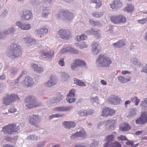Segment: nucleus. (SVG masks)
Segmentation results:
<instances>
[{
  "label": "nucleus",
  "instance_id": "34",
  "mask_svg": "<svg viewBox=\"0 0 147 147\" xmlns=\"http://www.w3.org/2000/svg\"><path fill=\"white\" fill-rule=\"evenodd\" d=\"M18 138L16 136L11 137L9 136H5L4 138V139L7 142H9L12 143H16L17 140Z\"/></svg>",
  "mask_w": 147,
  "mask_h": 147
},
{
  "label": "nucleus",
  "instance_id": "49",
  "mask_svg": "<svg viewBox=\"0 0 147 147\" xmlns=\"http://www.w3.org/2000/svg\"><path fill=\"white\" fill-rule=\"evenodd\" d=\"M76 85H78L79 86H86V85L85 84V83L80 80L76 79L74 81Z\"/></svg>",
  "mask_w": 147,
  "mask_h": 147
},
{
  "label": "nucleus",
  "instance_id": "6",
  "mask_svg": "<svg viewBox=\"0 0 147 147\" xmlns=\"http://www.w3.org/2000/svg\"><path fill=\"white\" fill-rule=\"evenodd\" d=\"M19 100L18 96L15 94H8L5 96L3 100V104L6 106L8 105L16 100L19 101Z\"/></svg>",
  "mask_w": 147,
  "mask_h": 147
},
{
  "label": "nucleus",
  "instance_id": "18",
  "mask_svg": "<svg viewBox=\"0 0 147 147\" xmlns=\"http://www.w3.org/2000/svg\"><path fill=\"white\" fill-rule=\"evenodd\" d=\"M114 137V135L112 134L106 136L105 139L106 143L104 144L103 147H109L111 144L113 143V142Z\"/></svg>",
  "mask_w": 147,
  "mask_h": 147
},
{
  "label": "nucleus",
  "instance_id": "61",
  "mask_svg": "<svg viewBox=\"0 0 147 147\" xmlns=\"http://www.w3.org/2000/svg\"><path fill=\"white\" fill-rule=\"evenodd\" d=\"M18 70V69L16 68H11L10 70L11 74L13 75L15 74L17 72Z\"/></svg>",
  "mask_w": 147,
  "mask_h": 147
},
{
  "label": "nucleus",
  "instance_id": "2",
  "mask_svg": "<svg viewBox=\"0 0 147 147\" xmlns=\"http://www.w3.org/2000/svg\"><path fill=\"white\" fill-rule=\"evenodd\" d=\"M25 106L27 109H31L41 106L42 103L38 101L34 96H29L25 99Z\"/></svg>",
  "mask_w": 147,
  "mask_h": 147
},
{
  "label": "nucleus",
  "instance_id": "51",
  "mask_svg": "<svg viewBox=\"0 0 147 147\" xmlns=\"http://www.w3.org/2000/svg\"><path fill=\"white\" fill-rule=\"evenodd\" d=\"M125 9L128 12H132L134 9L133 6L131 5H128L125 7Z\"/></svg>",
  "mask_w": 147,
  "mask_h": 147
},
{
  "label": "nucleus",
  "instance_id": "64",
  "mask_svg": "<svg viewBox=\"0 0 147 147\" xmlns=\"http://www.w3.org/2000/svg\"><path fill=\"white\" fill-rule=\"evenodd\" d=\"M46 142V141H43L40 142L39 144L37 145L36 147H44Z\"/></svg>",
  "mask_w": 147,
  "mask_h": 147
},
{
  "label": "nucleus",
  "instance_id": "41",
  "mask_svg": "<svg viewBox=\"0 0 147 147\" xmlns=\"http://www.w3.org/2000/svg\"><path fill=\"white\" fill-rule=\"evenodd\" d=\"M90 1L92 3H95V8L96 9H99L102 5L101 1L100 0H90Z\"/></svg>",
  "mask_w": 147,
  "mask_h": 147
},
{
  "label": "nucleus",
  "instance_id": "11",
  "mask_svg": "<svg viewBox=\"0 0 147 147\" xmlns=\"http://www.w3.org/2000/svg\"><path fill=\"white\" fill-rule=\"evenodd\" d=\"M147 121V112L145 111H143L140 117L136 120V123L137 124L140 125L145 123Z\"/></svg>",
  "mask_w": 147,
  "mask_h": 147
},
{
  "label": "nucleus",
  "instance_id": "48",
  "mask_svg": "<svg viewBox=\"0 0 147 147\" xmlns=\"http://www.w3.org/2000/svg\"><path fill=\"white\" fill-rule=\"evenodd\" d=\"M103 14V13L102 12H93L92 13V16L95 18H100Z\"/></svg>",
  "mask_w": 147,
  "mask_h": 147
},
{
  "label": "nucleus",
  "instance_id": "37",
  "mask_svg": "<svg viewBox=\"0 0 147 147\" xmlns=\"http://www.w3.org/2000/svg\"><path fill=\"white\" fill-rule=\"evenodd\" d=\"M61 80L64 82L68 80L70 76L67 73L63 72L61 73Z\"/></svg>",
  "mask_w": 147,
  "mask_h": 147
},
{
  "label": "nucleus",
  "instance_id": "39",
  "mask_svg": "<svg viewBox=\"0 0 147 147\" xmlns=\"http://www.w3.org/2000/svg\"><path fill=\"white\" fill-rule=\"evenodd\" d=\"M40 136H36L34 134H31L28 136L27 139L33 141H37L40 139Z\"/></svg>",
  "mask_w": 147,
  "mask_h": 147
},
{
  "label": "nucleus",
  "instance_id": "46",
  "mask_svg": "<svg viewBox=\"0 0 147 147\" xmlns=\"http://www.w3.org/2000/svg\"><path fill=\"white\" fill-rule=\"evenodd\" d=\"M131 61L135 66L140 67L141 63L136 58H133L131 59Z\"/></svg>",
  "mask_w": 147,
  "mask_h": 147
},
{
  "label": "nucleus",
  "instance_id": "5",
  "mask_svg": "<svg viewBox=\"0 0 147 147\" xmlns=\"http://www.w3.org/2000/svg\"><path fill=\"white\" fill-rule=\"evenodd\" d=\"M58 17L67 22L71 20L74 18V13L67 10H61L58 15Z\"/></svg>",
  "mask_w": 147,
  "mask_h": 147
},
{
  "label": "nucleus",
  "instance_id": "52",
  "mask_svg": "<svg viewBox=\"0 0 147 147\" xmlns=\"http://www.w3.org/2000/svg\"><path fill=\"white\" fill-rule=\"evenodd\" d=\"M72 97V96H67V97L66 98L67 101L69 102V103H72L76 101V99Z\"/></svg>",
  "mask_w": 147,
  "mask_h": 147
},
{
  "label": "nucleus",
  "instance_id": "17",
  "mask_svg": "<svg viewBox=\"0 0 147 147\" xmlns=\"http://www.w3.org/2000/svg\"><path fill=\"white\" fill-rule=\"evenodd\" d=\"M22 41L28 46H32L36 43V40L29 36L23 38Z\"/></svg>",
  "mask_w": 147,
  "mask_h": 147
},
{
  "label": "nucleus",
  "instance_id": "30",
  "mask_svg": "<svg viewBox=\"0 0 147 147\" xmlns=\"http://www.w3.org/2000/svg\"><path fill=\"white\" fill-rule=\"evenodd\" d=\"M62 99V97L60 95H58L56 97L52 98L50 100L51 104H57L59 103Z\"/></svg>",
  "mask_w": 147,
  "mask_h": 147
},
{
  "label": "nucleus",
  "instance_id": "50",
  "mask_svg": "<svg viewBox=\"0 0 147 147\" xmlns=\"http://www.w3.org/2000/svg\"><path fill=\"white\" fill-rule=\"evenodd\" d=\"M64 115L62 114H53L51 115H50L49 116V118L50 119H51L53 118L57 117V118H59V117H61L63 116H64Z\"/></svg>",
  "mask_w": 147,
  "mask_h": 147
},
{
  "label": "nucleus",
  "instance_id": "55",
  "mask_svg": "<svg viewBox=\"0 0 147 147\" xmlns=\"http://www.w3.org/2000/svg\"><path fill=\"white\" fill-rule=\"evenodd\" d=\"M70 47H67L63 48L60 51V53L63 54L66 52H69Z\"/></svg>",
  "mask_w": 147,
  "mask_h": 147
},
{
  "label": "nucleus",
  "instance_id": "7",
  "mask_svg": "<svg viewBox=\"0 0 147 147\" xmlns=\"http://www.w3.org/2000/svg\"><path fill=\"white\" fill-rule=\"evenodd\" d=\"M110 19L113 23L116 24L124 23L126 21V17L122 14L112 16L110 17Z\"/></svg>",
  "mask_w": 147,
  "mask_h": 147
},
{
  "label": "nucleus",
  "instance_id": "16",
  "mask_svg": "<svg viewBox=\"0 0 147 147\" xmlns=\"http://www.w3.org/2000/svg\"><path fill=\"white\" fill-rule=\"evenodd\" d=\"M115 112L114 110L111 109L108 107H106L103 109L101 113V115L103 117L111 116L114 114Z\"/></svg>",
  "mask_w": 147,
  "mask_h": 147
},
{
  "label": "nucleus",
  "instance_id": "59",
  "mask_svg": "<svg viewBox=\"0 0 147 147\" xmlns=\"http://www.w3.org/2000/svg\"><path fill=\"white\" fill-rule=\"evenodd\" d=\"M137 21L138 23L144 24L147 22V18L138 20H137Z\"/></svg>",
  "mask_w": 147,
  "mask_h": 147
},
{
  "label": "nucleus",
  "instance_id": "3",
  "mask_svg": "<svg viewBox=\"0 0 147 147\" xmlns=\"http://www.w3.org/2000/svg\"><path fill=\"white\" fill-rule=\"evenodd\" d=\"M20 129V126L17 125L16 123H10L3 127L2 131L4 134L11 135L17 133Z\"/></svg>",
  "mask_w": 147,
  "mask_h": 147
},
{
  "label": "nucleus",
  "instance_id": "29",
  "mask_svg": "<svg viewBox=\"0 0 147 147\" xmlns=\"http://www.w3.org/2000/svg\"><path fill=\"white\" fill-rule=\"evenodd\" d=\"M4 31V33L6 36V35L14 34L16 31V30L14 26L12 25L8 29H5Z\"/></svg>",
  "mask_w": 147,
  "mask_h": 147
},
{
  "label": "nucleus",
  "instance_id": "60",
  "mask_svg": "<svg viewBox=\"0 0 147 147\" xmlns=\"http://www.w3.org/2000/svg\"><path fill=\"white\" fill-rule=\"evenodd\" d=\"M75 90L74 89H72L71 90L69 91L67 96L74 97L75 95Z\"/></svg>",
  "mask_w": 147,
  "mask_h": 147
},
{
  "label": "nucleus",
  "instance_id": "53",
  "mask_svg": "<svg viewBox=\"0 0 147 147\" xmlns=\"http://www.w3.org/2000/svg\"><path fill=\"white\" fill-rule=\"evenodd\" d=\"M109 147H121V145L118 142L116 141L111 144Z\"/></svg>",
  "mask_w": 147,
  "mask_h": 147
},
{
  "label": "nucleus",
  "instance_id": "38",
  "mask_svg": "<svg viewBox=\"0 0 147 147\" xmlns=\"http://www.w3.org/2000/svg\"><path fill=\"white\" fill-rule=\"evenodd\" d=\"M140 105L142 109L147 110V98L143 99L141 102Z\"/></svg>",
  "mask_w": 147,
  "mask_h": 147
},
{
  "label": "nucleus",
  "instance_id": "42",
  "mask_svg": "<svg viewBox=\"0 0 147 147\" xmlns=\"http://www.w3.org/2000/svg\"><path fill=\"white\" fill-rule=\"evenodd\" d=\"M137 114V110L135 109H131L130 111L129 114L127 116L128 118H131L135 115Z\"/></svg>",
  "mask_w": 147,
  "mask_h": 147
},
{
  "label": "nucleus",
  "instance_id": "57",
  "mask_svg": "<svg viewBox=\"0 0 147 147\" xmlns=\"http://www.w3.org/2000/svg\"><path fill=\"white\" fill-rule=\"evenodd\" d=\"M64 57H62L60 58L59 62V64L61 66L63 67L65 65V62L64 61Z\"/></svg>",
  "mask_w": 147,
  "mask_h": 147
},
{
  "label": "nucleus",
  "instance_id": "44",
  "mask_svg": "<svg viewBox=\"0 0 147 147\" xmlns=\"http://www.w3.org/2000/svg\"><path fill=\"white\" fill-rule=\"evenodd\" d=\"M76 44L77 47H78L80 49L86 48L88 47V45L84 42H82V43H76Z\"/></svg>",
  "mask_w": 147,
  "mask_h": 147
},
{
  "label": "nucleus",
  "instance_id": "20",
  "mask_svg": "<svg viewBox=\"0 0 147 147\" xmlns=\"http://www.w3.org/2000/svg\"><path fill=\"white\" fill-rule=\"evenodd\" d=\"M32 14L30 10H26L23 11V13L21 16V18L23 20H29L32 19Z\"/></svg>",
  "mask_w": 147,
  "mask_h": 147
},
{
  "label": "nucleus",
  "instance_id": "35",
  "mask_svg": "<svg viewBox=\"0 0 147 147\" xmlns=\"http://www.w3.org/2000/svg\"><path fill=\"white\" fill-rule=\"evenodd\" d=\"M119 82L121 83H125L130 81V77H124L122 76H119L118 78Z\"/></svg>",
  "mask_w": 147,
  "mask_h": 147
},
{
  "label": "nucleus",
  "instance_id": "33",
  "mask_svg": "<svg viewBox=\"0 0 147 147\" xmlns=\"http://www.w3.org/2000/svg\"><path fill=\"white\" fill-rule=\"evenodd\" d=\"M99 31L98 30H95L94 29L92 28L90 30H88L86 31L85 33L88 35H92L99 36Z\"/></svg>",
  "mask_w": 147,
  "mask_h": 147
},
{
  "label": "nucleus",
  "instance_id": "54",
  "mask_svg": "<svg viewBox=\"0 0 147 147\" xmlns=\"http://www.w3.org/2000/svg\"><path fill=\"white\" fill-rule=\"evenodd\" d=\"M70 65L71 68L73 70H74L78 66L77 63H76V60L74 61L73 63L71 64Z\"/></svg>",
  "mask_w": 147,
  "mask_h": 147
},
{
  "label": "nucleus",
  "instance_id": "14",
  "mask_svg": "<svg viewBox=\"0 0 147 147\" xmlns=\"http://www.w3.org/2000/svg\"><path fill=\"white\" fill-rule=\"evenodd\" d=\"M59 37L64 39H67L70 37V32L68 30L60 29L58 32Z\"/></svg>",
  "mask_w": 147,
  "mask_h": 147
},
{
  "label": "nucleus",
  "instance_id": "22",
  "mask_svg": "<svg viewBox=\"0 0 147 147\" xmlns=\"http://www.w3.org/2000/svg\"><path fill=\"white\" fill-rule=\"evenodd\" d=\"M111 8L113 9H117L122 6V3L119 0H114L110 5Z\"/></svg>",
  "mask_w": 147,
  "mask_h": 147
},
{
  "label": "nucleus",
  "instance_id": "4",
  "mask_svg": "<svg viewBox=\"0 0 147 147\" xmlns=\"http://www.w3.org/2000/svg\"><path fill=\"white\" fill-rule=\"evenodd\" d=\"M110 57L106 55L100 54L96 60V63L100 66L108 67L112 63Z\"/></svg>",
  "mask_w": 147,
  "mask_h": 147
},
{
  "label": "nucleus",
  "instance_id": "45",
  "mask_svg": "<svg viewBox=\"0 0 147 147\" xmlns=\"http://www.w3.org/2000/svg\"><path fill=\"white\" fill-rule=\"evenodd\" d=\"M89 22L90 24L94 26L100 25L99 21H95L92 19H90Z\"/></svg>",
  "mask_w": 147,
  "mask_h": 147
},
{
  "label": "nucleus",
  "instance_id": "24",
  "mask_svg": "<svg viewBox=\"0 0 147 147\" xmlns=\"http://www.w3.org/2000/svg\"><path fill=\"white\" fill-rule=\"evenodd\" d=\"M108 101L111 104L116 105L120 102V99L117 96H112L108 98Z\"/></svg>",
  "mask_w": 147,
  "mask_h": 147
},
{
  "label": "nucleus",
  "instance_id": "28",
  "mask_svg": "<svg viewBox=\"0 0 147 147\" xmlns=\"http://www.w3.org/2000/svg\"><path fill=\"white\" fill-rule=\"evenodd\" d=\"M51 12V9L49 7H42V15L43 17H47Z\"/></svg>",
  "mask_w": 147,
  "mask_h": 147
},
{
  "label": "nucleus",
  "instance_id": "36",
  "mask_svg": "<svg viewBox=\"0 0 147 147\" xmlns=\"http://www.w3.org/2000/svg\"><path fill=\"white\" fill-rule=\"evenodd\" d=\"M130 129V127L128 123H124L121 124L119 126V129L121 131H125L128 130Z\"/></svg>",
  "mask_w": 147,
  "mask_h": 147
},
{
  "label": "nucleus",
  "instance_id": "63",
  "mask_svg": "<svg viewBox=\"0 0 147 147\" xmlns=\"http://www.w3.org/2000/svg\"><path fill=\"white\" fill-rule=\"evenodd\" d=\"M142 72H144L147 74V63L141 69Z\"/></svg>",
  "mask_w": 147,
  "mask_h": 147
},
{
  "label": "nucleus",
  "instance_id": "26",
  "mask_svg": "<svg viewBox=\"0 0 147 147\" xmlns=\"http://www.w3.org/2000/svg\"><path fill=\"white\" fill-rule=\"evenodd\" d=\"M22 83L28 87L32 86L34 83L32 78L28 76L26 77L25 80L22 82Z\"/></svg>",
  "mask_w": 147,
  "mask_h": 147
},
{
  "label": "nucleus",
  "instance_id": "31",
  "mask_svg": "<svg viewBox=\"0 0 147 147\" xmlns=\"http://www.w3.org/2000/svg\"><path fill=\"white\" fill-rule=\"evenodd\" d=\"M31 66L34 71L38 73H41L43 71V69L41 67L38 66L37 64L32 63Z\"/></svg>",
  "mask_w": 147,
  "mask_h": 147
},
{
  "label": "nucleus",
  "instance_id": "15",
  "mask_svg": "<svg viewBox=\"0 0 147 147\" xmlns=\"http://www.w3.org/2000/svg\"><path fill=\"white\" fill-rule=\"evenodd\" d=\"M92 52L94 55H97L101 51V48L99 44L96 42H94L92 45Z\"/></svg>",
  "mask_w": 147,
  "mask_h": 147
},
{
  "label": "nucleus",
  "instance_id": "27",
  "mask_svg": "<svg viewBox=\"0 0 147 147\" xmlns=\"http://www.w3.org/2000/svg\"><path fill=\"white\" fill-rule=\"evenodd\" d=\"M62 125L64 128L69 129L74 127L76 126V123L74 121H65L63 122Z\"/></svg>",
  "mask_w": 147,
  "mask_h": 147
},
{
  "label": "nucleus",
  "instance_id": "21",
  "mask_svg": "<svg viewBox=\"0 0 147 147\" xmlns=\"http://www.w3.org/2000/svg\"><path fill=\"white\" fill-rule=\"evenodd\" d=\"M73 108L72 106H63L57 107L54 109V110L58 112H67L72 110Z\"/></svg>",
  "mask_w": 147,
  "mask_h": 147
},
{
  "label": "nucleus",
  "instance_id": "62",
  "mask_svg": "<svg viewBox=\"0 0 147 147\" xmlns=\"http://www.w3.org/2000/svg\"><path fill=\"white\" fill-rule=\"evenodd\" d=\"M6 37L4 30H0V39H3Z\"/></svg>",
  "mask_w": 147,
  "mask_h": 147
},
{
  "label": "nucleus",
  "instance_id": "10",
  "mask_svg": "<svg viewBox=\"0 0 147 147\" xmlns=\"http://www.w3.org/2000/svg\"><path fill=\"white\" fill-rule=\"evenodd\" d=\"M104 121V126L107 130H112L114 126L116 123V120L114 119H110Z\"/></svg>",
  "mask_w": 147,
  "mask_h": 147
},
{
  "label": "nucleus",
  "instance_id": "58",
  "mask_svg": "<svg viewBox=\"0 0 147 147\" xmlns=\"http://www.w3.org/2000/svg\"><path fill=\"white\" fill-rule=\"evenodd\" d=\"M117 139L119 141L127 140H128L126 137L124 136H121L117 137Z\"/></svg>",
  "mask_w": 147,
  "mask_h": 147
},
{
  "label": "nucleus",
  "instance_id": "40",
  "mask_svg": "<svg viewBox=\"0 0 147 147\" xmlns=\"http://www.w3.org/2000/svg\"><path fill=\"white\" fill-rule=\"evenodd\" d=\"M76 63L78 66H81L83 67H85L86 68V64L84 61L78 59H76Z\"/></svg>",
  "mask_w": 147,
  "mask_h": 147
},
{
  "label": "nucleus",
  "instance_id": "12",
  "mask_svg": "<svg viewBox=\"0 0 147 147\" xmlns=\"http://www.w3.org/2000/svg\"><path fill=\"white\" fill-rule=\"evenodd\" d=\"M15 25L19 28L23 30H29L31 27V24L23 23L21 21L16 22L15 23Z\"/></svg>",
  "mask_w": 147,
  "mask_h": 147
},
{
  "label": "nucleus",
  "instance_id": "13",
  "mask_svg": "<svg viewBox=\"0 0 147 147\" xmlns=\"http://www.w3.org/2000/svg\"><path fill=\"white\" fill-rule=\"evenodd\" d=\"M39 55L44 58L51 59L53 57V52L51 51L43 50L39 52Z\"/></svg>",
  "mask_w": 147,
  "mask_h": 147
},
{
  "label": "nucleus",
  "instance_id": "1",
  "mask_svg": "<svg viewBox=\"0 0 147 147\" xmlns=\"http://www.w3.org/2000/svg\"><path fill=\"white\" fill-rule=\"evenodd\" d=\"M6 54L8 57L11 59L21 56L22 51L21 47L16 43L11 44L10 49L7 51Z\"/></svg>",
  "mask_w": 147,
  "mask_h": 147
},
{
  "label": "nucleus",
  "instance_id": "19",
  "mask_svg": "<svg viewBox=\"0 0 147 147\" xmlns=\"http://www.w3.org/2000/svg\"><path fill=\"white\" fill-rule=\"evenodd\" d=\"M25 73L26 72L25 71H23L19 77L15 81L9 80L8 81L9 84L12 88H14L18 87V83L19 80H20L22 76L24 74H25Z\"/></svg>",
  "mask_w": 147,
  "mask_h": 147
},
{
  "label": "nucleus",
  "instance_id": "23",
  "mask_svg": "<svg viewBox=\"0 0 147 147\" xmlns=\"http://www.w3.org/2000/svg\"><path fill=\"white\" fill-rule=\"evenodd\" d=\"M48 31V29L47 27L43 26L40 29H36V34L39 35H40L41 37L45 34H47Z\"/></svg>",
  "mask_w": 147,
  "mask_h": 147
},
{
  "label": "nucleus",
  "instance_id": "56",
  "mask_svg": "<svg viewBox=\"0 0 147 147\" xmlns=\"http://www.w3.org/2000/svg\"><path fill=\"white\" fill-rule=\"evenodd\" d=\"M86 111L84 110H80L78 112V115L82 116H86Z\"/></svg>",
  "mask_w": 147,
  "mask_h": 147
},
{
  "label": "nucleus",
  "instance_id": "9",
  "mask_svg": "<svg viewBox=\"0 0 147 147\" xmlns=\"http://www.w3.org/2000/svg\"><path fill=\"white\" fill-rule=\"evenodd\" d=\"M87 136L86 132L84 129H82L78 131H77L71 135L70 138L71 139L74 140L78 138H81L82 139H84Z\"/></svg>",
  "mask_w": 147,
  "mask_h": 147
},
{
  "label": "nucleus",
  "instance_id": "25",
  "mask_svg": "<svg viewBox=\"0 0 147 147\" xmlns=\"http://www.w3.org/2000/svg\"><path fill=\"white\" fill-rule=\"evenodd\" d=\"M56 79L54 77H51L50 79L47 82L45 83V86L51 87L56 84Z\"/></svg>",
  "mask_w": 147,
  "mask_h": 147
},
{
  "label": "nucleus",
  "instance_id": "32",
  "mask_svg": "<svg viewBox=\"0 0 147 147\" xmlns=\"http://www.w3.org/2000/svg\"><path fill=\"white\" fill-rule=\"evenodd\" d=\"M126 42L123 40H119L117 42L113 43V46L116 48H121L125 46Z\"/></svg>",
  "mask_w": 147,
  "mask_h": 147
},
{
  "label": "nucleus",
  "instance_id": "43",
  "mask_svg": "<svg viewBox=\"0 0 147 147\" xmlns=\"http://www.w3.org/2000/svg\"><path fill=\"white\" fill-rule=\"evenodd\" d=\"M17 111L16 109L14 107L11 108L8 110V112L6 113H3V115L4 116H10V115L9 114V113H15Z\"/></svg>",
  "mask_w": 147,
  "mask_h": 147
},
{
  "label": "nucleus",
  "instance_id": "47",
  "mask_svg": "<svg viewBox=\"0 0 147 147\" xmlns=\"http://www.w3.org/2000/svg\"><path fill=\"white\" fill-rule=\"evenodd\" d=\"M131 100L132 102L135 103V105H138L140 101V100L137 96H134L131 98Z\"/></svg>",
  "mask_w": 147,
  "mask_h": 147
},
{
  "label": "nucleus",
  "instance_id": "8",
  "mask_svg": "<svg viewBox=\"0 0 147 147\" xmlns=\"http://www.w3.org/2000/svg\"><path fill=\"white\" fill-rule=\"evenodd\" d=\"M28 120L29 123L32 125L36 127H39L40 119V116L38 115L33 114L30 115L28 118Z\"/></svg>",
  "mask_w": 147,
  "mask_h": 147
}]
</instances>
